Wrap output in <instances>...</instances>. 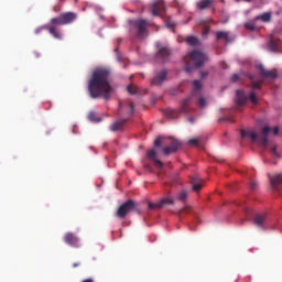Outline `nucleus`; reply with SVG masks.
<instances>
[{"instance_id":"2eb2a0df","label":"nucleus","mask_w":282,"mask_h":282,"mask_svg":"<svg viewBox=\"0 0 282 282\" xmlns=\"http://www.w3.org/2000/svg\"><path fill=\"white\" fill-rule=\"evenodd\" d=\"M61 17L64 25H69V23H74L75 19L78 18V15L75 12L62 13Z\"/></svg>"},{"instance_id":"4c0bfd02","label":"nucleus","mask_w":282,"mask_h":282,"mask_svg":"<svg viewBox=\"0 0 282 282\" xmlns=\"http://www.w3.org/2000/svg\"><path fill=\"white\" fill-rule=\"evenodd\" d=\"M272 155H275V158H279V152H276V147L271 148Z\"/></svg>"},{"instance_id":"5701e85b","label":"nucleus","mask_w":282,"mask_h":282,"mask_svg":"<svg viewBox=\"0 0 282 282\" xmlns=\"http://www.w3.org/2000/svg\"><path fill=\"white\" fill-rule=\"evenodd\" d=\"M45 30H48L50 34H52V36L57 39V41H61V39H63V36L61 35V32L56 30V26L45 25Z\"/></svg>"},{"instance_id":"20e7f679","label":"nucleus","mask_w":282,"mask_h":282,"mask_svg":"<svg viewBox=\"0 0 282 282\" xmlns=\"http://www.w3.org/2000/svg\"><path fill=\"white\" fill-rule=\"evenodd\" d=\"M162 144H170V147L163 148V154L171 155V153H176L182 143L178 140L170 139V142H165L162 138H158L154 141V147H162Z\"/></svg>"},{"instance_id":"423d86ee","label":"nucleus","mask_w":282,"mask_h":282,"mask_svg":"<svg viewBox=\"0 0 282 282\" xmlns=\"http://www.w3.org/2000/svg\"><path fill=\"white\" fill-rule=\"evenodd\" d=\"M132 210H138V203H135L133 199H128L126 203L119 206L116 216L119 219H124V217H127L129 213H132Z\"/></svg>"},{"instance_id":"9d476101","label":"nucleus","mask_w":282,"mask_h":282,"mask_svg":"<svg viewBox=\"0 0 282 282\" xmlns=\"http://www.w3.org/2000/svg\"><path fill=\"white\" fill-rule=\"evenodd\" d=\"M64 241L72 248H80V239H78L73 232H67L64 237Z\"/></svg>"},{"instance_id":"0eeeda50","label":"nucleus","mask_w":282,"mask_h":282,"mask_svg":"<svg viewBox=\"0 0 282 282\" xmlns=\"http://www.w3.org/2000/svg\"><path fill=\"white\" fill-rule=\"evenodd\" d=\"M270 133H273V135H279V127L272 129L271 127L267 126L262 128L258 138V144H260V147H263L264 149L268 148V135H270Z\"/></svg>"},{"instance_id":"cd10ccee","label":"nucleus","mask_w":282,"mask_h":282,"mask_svg":"<svg viewBox=\"0 0 282 282\" xmlns=\"http://www.w3.org/2000/svg\"><path fill=\"white\" fill-rule=\"evenodd\" d=\"M54 25H65L62 15L51 19V26L55 28Z\"/></svg>"},{"instance_id":"aec40b11","label":"nucleus","mask_w":282,"mask_h":282,"mask_svg":"<svg viewBox=\"0 0 282 282\" xmlns=\"http://www.w3.org/2000/svg\"><path fill=\"white\" fill-rule=\"evenodd\" d=\"M254 21H262L263 23H270V21H272V13L265 12V13H262L261 15H257L254 18Z\"/></svg>"},{"instance_id":"79ce46f5","label":"nucleus","mask_w":282,"mask_h":282,"mask_svg":"<svg viewBox=\"0 0 282 282\" xmlns=\"http://www.w3.org/2000/svg\"><path fill=\"white\" fill-rule=\"evenodd\" d=\"M166 25H167V28H175V23H173V22H167Z\"/></svg>"},{"instance_id":"4be33fe9","label":"nucleus","mask_w":282,"mask_h":282,"mask_svg":"<svg viewBox=\"0 0 282 282\" xmlns=\"http://www.w3.org/2000/svg\"><path fill=\"white\" fill-rule=\"evenodd\" d=\"M213 3H215L213 0H200L197 2L198 10H206L208 8H213Z\"/></svg>"},{"instance_id":"e433bc0d","label":"nucleus","mask_w":282,"mask_h":282,"mask_svg":"<svg viewBox=\"0 0 282 282\" xmlns=\"http://www.w3.org/2000/svg\"><path fill=\"white\" fill-rule=\"evenodd\" d=\"M257 186H258L257 182L251 181V183H250L251 191H257Z\"/></svg>"},{"instance_id":"a211bd4d","label":"nucleus","mask_w":282,"mask_h":282,"mask_svg":"<svg viewBox=\"0 0 282 282\" xmlns=\"http://www.w3.org/2000/svg\"><path fill=\"white\" fill-rule=\"evenodd\" d=\"M158 58H162V61H166L167 56H171V50L166 46L159 48L156 53Z\"/></svg>"},{"instance_id":"b1692460","label":"nucleus","mask_w":282,"mask_h":282,"mask_svg":"<svg viewBox=\"0 0 282 282\" xmlns=\"http://www.w3.org/2000/svg\"><path fill=\"white\" fill-rule=\"evenodd\" d=\"M216 39L218 41H226V43H230V34L228 32H224V31L217 32Z\"/></svg>"},{"instance_id":"c9c22d12","label":"nucleus","mask_w":282,"mask_h":282,"mask_svg":"<svg viewBox=\"0 0 282 282\" xmlns=\"http://www.w3.org/2000/svg\"><path fill=\"white\" fill-rule=\"evenodd\" d=\"M231 83H239V75H237V74L232 75Z\"/></svg>"},{"instance_id":"9b49d317","label":"nucleus","mask_w":282,"mask_h":282,"mask_svg":"<svg viewBox=\"0 0 282 282\" xmlns=\"http://www.w3.org/2000/svg\"><path fill=\"white\" fill-rule=\"evenodd\" d=\"M164 10H166L164 7V0H159L151 6L153 17H160Z\"/></svg>"},{"instance_id":"7ed1b4c3","label":"nucleus","mask_w":282,"mask_h":282,"mask_svg":"<svg viewBox=\"0 0 282 282\" xmlns=\"http://www.w3.org/2000/svg\"><path fill=\"white\" fill-rule=\"evenodd\" d=\"M261 85H263V82H253L252 83V90L250 91L249 96H246V93L243 90H237L236 96H237V104L238 105H246V101L249 99L252 105H257L258 99H257V89H261Z\"/></svg>"},{"instance_id":"37998d69","label":"nucleus","mask_w":282,"mask_h":282,"mask_svg":"<svg viewBox=\"0 0 282 282\" xmlns=\"http://www.w3.org/2000/svg\"><path fill=\"white\" fill-rule=\"evenodd\" d=\"M82 282H96V281H94V279H91V278H88V279L83 280Z\"/></svg>"},{"instance_id":"6e6552de","label":"nucleus","mask_w":282,"mask_h":282,"mask_svg":"<svg viewBox=\"0 0 282 282\" xmlns=\"http://www.w3.org/2000/svg\"><path fill=\"white\" fill-rule=\"evenodd\" d=\"M133 28L137 30L138 36H144L147 34V28H149V22L147 20H134L132 22Z\"/></svg>"},{"instance_id":"c85d7f7f","label":"nucleus","mask_w":282,"mask_h":282,"mask_svg":"<svg viewBox=\"0 0 282 282\" xmlns=\"http://www.w3.org/2000/svg\"><path fill=\"white\" fill-rule=\"evenodd\" d=\"M127 90L129 94H131L133 96V95L138 94V91H140V88H138V86H135L133 84H130V85H128Z\"/></svg>"},{"instance_id":"a878e982","label":"nucleus","mask_w":282,"mask_h":282,"mask_svg":"<svg viewBox=\"0 0 282 282\" xmlns=\"http://www.w3.org/2000/svg\"><path fill=\"white\" fill-rule=\"evenodd\" d=\"M187 45H191V47H197L199 45V39L191 35L186 39Z\"/></svg>"},{"instance_id":"1a4fd4ad","label":"nucleus","mask_w":282,"mask_h":282,"mask_svg":"<svg viewBox=\"0 0 282 282\" xmlns=\"http://www.w3.org/2000/svg\"><path fill=\"white\" fill-rule=\"evenodd\" d=\"M173 204H175V200H173L172 198H163L158 203H149V208L150 210H155V209L164 208L165 206H169V205L173 206Z\"/></svg>"},{"instance_id":"412c9836","label":"nucleus","mask_w":282,"mask_h":282,"mask_svg":"<svg viewBox=\"0 0 282 282\" xmlns=\"http://www.w3.org/2000/svg\"><path fill=\"white\" fill-rule=\"evenodd\" d=\"M124 124H127V119L116 121L110 126V131H120Z\"/></svg>"},{"instance_id":"f8f14e48","label":"nucleus","mask_w":282,"mask_h":282,"mask_svg":"<svg viewBox=\"0 0 282 282\" xmlns=\"http://www.w3.org/2000/svg\"><path fill=\"white\" fill-rule=\"evenodd\" d=\"M268 177L271 182V186L273 191H279V186L282 184V175L281 174H274L273 176L271 174H268Z\"/></svg>"},{"instance_id":"a19ab883","label":"nucleus","mask_w":282,"mask_h":282,"mask_svg":"<svg viewBox=\"0 0 282 282\" xmlns=\"http://www.w3.org/2000/svg\"><path fill=\"white\" fill-rule=\"evenodd\" d=\"M130 111H131V116H133L135 108L133 107V104H130Z\"/></svg>"},{"instance_id":"f03ea898","label":"nucleus","mask_w":282,"mask_h":282,"mask_svg":"<svg viewBox=\"0 0 282 282\" xmlns=\"http://www.w3.org/2000/svg\"><path fill=\"white\" fill-rule=\"evenodd\" d=\"M208 61V55L200 51H192L186 57H185V70L187 74L189 72H193V69H199V67H204V63Z\"/></svg>"},{"instance_id":"a18cd8bd","label":"nucleus","mask_w":282,"mask_h":282,"mask_svg":"<svg viewBox=\"0 0 282 282\" xmlns=\"http://www.w3.org/2000/svg\"><path fill=\"white\" fill-rule=\"evenodd\" d=\"M243 1H246L247 3H252V0H243Z\"/></svg>"},{"instance_id":"8fccbe9b","label":"nucleus","mask_w":282,"mask_h":282,"mask_svg":"<svg viewBox=\"0 0 282 282\" xmlns=\"http://www.w3.org/2000/svg\"><path fill=\"white\" fill-rule=\"evenodd\" d=\"M224 69H226V66H223Z\"/></svg>"},{"instance_id":"f257e3e1","label":"nucleus","mask_w":282,"mask_h":282,"mask_svg":"<svg viewBox=\"0 0 282 282\" xmlns=\"http://www.w3.org/2000/svg\"><path fill=\"white\" fill-rule=\"evenodd\" d=\"M111 78V70L109 68H96L90 79L88 80V91L90 98H104L109 100L113 94V86L109 83Z\"/></svg>"},{"instance_id":"393cba45","label":"nucleus","mask_w":282,"mask_h":282,"mask_svg":"<svg viewBox=\"0 0 282 282\" xmlns=\"http://www.w3.org/2000/svg\"><path fill=\"white\" fill-rule=\"evenodd\" d=\"M246 137L251 138L252 142H257L259 134L252 131L241 130V138H246Z\"/></svg>"},{"instance_id":"f704fd0d","label":"nucleus","mask_w":282,"mask_h":282,"mask_svg":"<svg viewBox=\"0 0 282 282\" xmlns=\"http://www.w3.org/2000/svg\"><path fill=\"white\" fill-rule=\"evenodd\" d=\"M188 144H194V147H197V144H199V140H197V139H191V140L188 141Z\"/></svg>"},{"instance_id":"bb28decb","label":"nucleus","mask_w":282,"mask_h":282,"mask_svg":"<svg viewBox=\"0 0 282 282\" xmlns=\"http://www.w3.org/2000/svg\"><path fill=\"white\" fill-rule=\"evenodd\" d=\"M279 40H274V39H271L269 41V48L271 50V52H276L279 50Z\"/></svg>"},{"instance_id":"39448f33","label":"nucleus","mask_w":282,"mask_h":282,"mask_svg":"<svg viewBox=\"0 0 282 282\" xmlns=\"http://www.w3.org/2000/svg\"><path fill=\"white\" fill-rule=\"evenodd\" d=\"M188 105H191V97L185 98L181 102L180 110H173V109L165 110L166 118H170L171 120H175L176 118H180V113H191V109L188 108Z\"/></svg>"},{"instance_id":"72a5a7b5","label":"nucleus","mask_w":282,"mask_h":282,"mask_svg":"<svg viewBox=\"0 0 282 282\" xmlns=\"http://www.w3.org/2000/svg\"><path fill=\"white\" fill-rule=\"evenodd\" d=\"M198 107H200V109H204V107H206V99H204V97H200L198 99Z\"/></svg>"},{"instance_id":"58836bf2","label":"nucleus","mask_w":282,"mask_h":282,"mask_svg":"<svg viewBox=\"0 0 282 282\" xmlns=\"http://www.w3.org/2000/svg\"><path fill=\"white\" fill-rule=\"evenodd\" d=\"M43 30H45V25L35 29V34H41V32H43Z\"/></svg>"},{"instance_id":"473e14b6","label":"nucleus","mask_w":282,"mask_h":282,"mask_svg":"<svg viewBox=\"0 0 282 282\" xmlns=\"http://www.w3.org/2000/svg\"><path fill=\"white\" fill-rule=\"evenodd\" d=\"M186 197H187L186 191H183L177 194L176 199H180V202H186Z\"/></svg>"},{"instance_id":"de8ad7c7","label":"nucleus","mask_w":282,"mask_h":282,"mask_svg":"<svg viewBox=\"0 0 282 282\" xmlns=\"http://www.w3.org/2000/svg\"><path fill=\"white\" fill-rule=\"evenodd\" d=\"M115 52H118V48H115Z\"/></svg>"},{"instance_id":"2f4dec72","label":"nucleus","mask_w":282,"mask_h":282,"mask_svg":"<svg viewBox=\"0 0 282 282\" xmlns=\"http://www.w3.org/2000/svg\"><path fill=\"white\" fill-rule=\"evenodd\" d=\"M246 30H249L250 32H254L257 30V25H254V22H247L245 24Z\"/></svg>"},{"instance_id":"7c9ffc66","label":"nucleus","mask_w":282,"mask_h":282,"mask_svg":"<svg viewBox=\"0 0 282 282\" xmlns=\"http://www.w3.org/2000/svg\"><path fill=\"white\" fill-rule=\"evenodd\" d=\"M88 120H90V122H100V118H98V116L96 115V112L90 111L88 115Z\"/></svg>"},{"instance_id":"09e8293b","label":"nucleus","mask_w":282,"mask_h":282,"mask_svg":"<svg viewBox=\"0 0 282 282\" xmlns=\"http://www.w3.org/2000/svg\"><path fill=\"white\" fill-rule=\"evenodd\" d=\"M189 122H193V119H189Z\"/></svg>"},{"instance_id":"4468645a","label":"nucleus","mask_w":282,"mask_h":282,"mask_svg":"<svg viewBox=\"0 0 282 282\" xmlns=\"http://www.w3.org/2000/svg\"><path fill=\"white\" fill-rule=\"evenodd\" d=\"M192 188L195 193H199L204 187V181L199 176H193L191 180Z\"/></svg>"},{"instance_id":"ddd939ff","label":"nucleus","mask_w":282,"mask_h":282,"mask_svg":"<svg viewBox=\"0 0 282 282\" xmlns=\"http://www.w3.org/2000/svg\"><path fill=\"white\" fill-rule=\"evenodd\" d=\"M147 155L156 169H162L164 166V163L158 159V152L155 150H150Z\"/></svg>"},{"instance_id":"ea45409f","label":"nucleus","mask_w":282,"mask_h":282,"mask_svg":"<svg viewBox=\"0 0 282 282\" xmlns=\"http://www.w3.org/2000/svg\"><path fill=\"white\" fill-rule=\"evenodd\" d=\"M208 76V72H200V78H206Z\"/></svg>"},{"instance_id":"f3484780","label":"nucleus","mask_w":282,"mask_h":282,"mask_svg":"<svg viewBox=\"0 0 282 282\" xmlns=\"http://www.w3.org/2000/svg\"><path fill=\"white\" fill-rule=\"evenodd\" d=\"M260 74L262 78H278L276 70H267L263 65H259Z\"/></svg>"},{"instance_id":"c03bdc74","label":"nucleus","mask_w":282,"mask_h":282,"mask_svg":"<svg viewBox=\"0 0 282 282\" xmlns=\"http://www.w3.org/2000/svg\"><path fill=\"white\" fill-rule=\"evenodd\" d=\"M80 265V262H74L73 268H78Z\"/></svg>"},{"instance_id":"dca6fc26","label":"nucleus","mask_w":282,"mask_h":282,"mask_svg":"<svg viewBox=\"0 0 282 282\" xmlns=\"http://www.w3.org/2000/svg\"><path fill=\"white\" fill-rule=\"evenodd\" d=\"M166 69L161 70L156 76H154L151 80L152 85H162L164 80H166L167 76Z\"/></svg>"},{"instance_id":"c756f323","label":"nucleus","mask_w":282,"mask_h":282,"mask_svg":"<svg viewBox=\"0 0 282 282\" xmlns=\"http://www.w3.org/2000/svg\"><path fill=\"white\" fill-rule=\"evenodd\" d=\"M193 87H194V89H193V95L195 96V94H197V91H199V89H202V82L195 79V80L193 82Z\"/></svg>"},{"instance_id":"6ab92c4d","label":"nucleus","mask_w":282,"mask_h":282,"mask_svg":"<svg viewBox=\"0 0 282 282\" xmlns=\"http://www.w3.org/2000/svg\"><path fill=\"white\" fill-rule=\"evenodd\" d=\"M265 214H257L253 218V224L258 226V228H263L265 225Z\"/></svg>"},{"instance_id":"49530a36","label":"nucleus","mask_w":282,"mask_h":282,"mask_svg":"<svg viewBox=\"0 0 282 282\" xmlns=\"http://www.w3.org/2000/svg\"><path fill=\"white\" fill-rule=\"evenodd\" d=\"M204 34H208V30H206V31L204 32Z\"/></svg>"}]
</instances>
